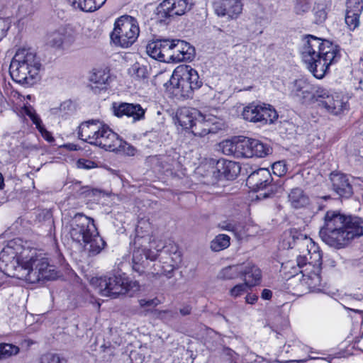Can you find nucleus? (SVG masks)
I'll list each match as a JSON object with an SVG mask.
<instances>
[{
    "label": "nucleus",
    "mask_w": 363,
    "mask_h": 363,
    "mask_svg": "<svg viewBox=\"0 0 363 363\" xmlns=\"http://www.w3.org/2000/svg\"><path fill=\"white\" fill-rule=\"evenodd\" d=\"M319 235L327 245L342 248L355 238L363 235V219L346 216L338 211H328Z\"/></svg>",
    "instance_id": "1"
},
{
    "label": "nucleus",
    "mask_w": 363,
    "mask_h": 363,
    "mask_svg": "<svg viewBox=\"0 0 363 363\" xmlns=\"http://www.w3.org/2000/svg\"><path fill=\"white\" fill-rule=\"evenodd\" d=\"M69 234L72 240L84 247L89 256L99 254L106 243L99 235L94 219L83 213H76L69 221Z\"/></svg>",
    "instance_id": "2"
},
{
    "label": "nucleus",
    "mask_w": 363,
    "mask_h": 363,
    "mask_svg": "<svg viewBox=\"0 0 363 363\" xmlns=\"http://www.w3.org/2000/svg\"><path fill=\"white\" fill-rule=\"evenodd\" d=\"M30 255H24L21 265L18 267L19 279L35 284L40 281L52 280L57 277L55 266L51 265L47 256L36 251H30Z\"/></svg>",
    "instance_id": "3"
},
{
    "label": "nucleus",
    "mask_w": 363,
    "mask_h": 363,
    "mask_svg": "<svg viewBox=\"0 0 363 363\" xmlns=\"http://www.w3.org/2000/svg\"><path fill=\"white\" fill-rule=\"evenodd\" d=\"M40 67L35 53L30 50L20 49L11 60L9 72L17 83L32 86L36 81Z\"/></svg>",
    "instance_id": "4"
},
{
    "label": "nucleus",
    "mask_w": 363,
    "mask_h": 363,
    "mask_svg": "<svg viewBox=\"0 0 363 363\" xmlns=\"http://www.w3.org/2000/svg\"><path fill=\"white\" fill-rule=\"evenodd\" d=\"M93 284L96 285L101 296L111 298H116L130 291H137L140 288L138 281L130 279L121 271L96 278L93 280Z\"/></svg>",
    "instance_id": "5"
},
{
    "label": "nucleus",
    "mask_w": 363,
    "mask_h": 363,
    "mask_svg": "<svg viewBox=\"0 0 363 363\" xmlns=\"http://www.w3.org/2000/svg\"><path fill=\"white\" fill-rule=\"evenodd\" d=\"M140 29L137 20L130 16H122L114 23L111 40L114 45L121 48H129L138 38Z\"/></svg>",
    "instance_id": "6"
},
{
    "label": "nucleus",
    "mask_w": 363,
    "mask_h": 363,
    "mask_svg": "<svg viewBox=\"0 0 363 363\" xmlns=\"http://www.w3.org/2000/svg\"><path fill=\"white\" fill-rule=\"evenodd\" d=\"M246 184L252 191L259 193L258 199L269 198L282 191L281 184H272L271 173L266 168L252 172L247 178Z\"/></svg>",
    "instance_id": "7"
},
{
    "label": "nucleus",
    "mask_w": 363,
    "mask_h": 363,
    "mask_svg": "<svg viewBox=\"0 0 363 363\" xmlns=\"http://www.w3.org/2000/svg\"><path fill=\"white\" fill-rule=\"evenodd\" d=\"M194 5L193 0H164L155 11V20L168 25L176 16L189 11Z\"/></svg>",
    "instance_id": "8"
},
{
    "label": "nucleus",
    "mask_w": 363,
    "mask_h": 363,
    "mask_svg": "<svg viewBox=\"0 0 363 363\" xmlns=\"http://www.w3.org/2000/svg\"><path fill=\"white\" fill-rule=\"evenodd\" d=\"M135 248L133 252V269L139 273L144 272V269L148 264V259H156L157 252L160 250L157 249V252L152 250L154 243L150 241V238L145 237L134 240Z\"/></svg>",
    "instance_id": "9"
},
{
    "label": "nucleus",
    "mask_w": 363,
    "mask_h": 363,
    "mask_svg": "<svg viewBox=\"0 0 363 363\" xmlns=\"http://www.w3.org/2000/svg\"><path fill=\"white\" fill-rule=\"evenodd\" d=\"M314 259L309 260L306 255H299L296 259V265L300 273L303 274V280L310 287H316L320 285V276L321 257L319 252L314 251Z\"/></svg>",
    "instance_id": "10"
},
{
    "label": "nucleus",
    "mask_w": 363,
    "mask_h": 363,
    "mask_svg": "<svg viewBox=\"0 0 363 363\" xmlns=\"http://www.w3.org/2000/svg\"><path fill=\"white\" fill-rule=\"evenodd\" d=\"M176 119L178 123L184 129H190L194 128V129L192 130V133L195 135H206L208 133V130L206 129H203L201 133H198L196 131L198 124H201L200 119L212 121L210 118H206V116H203L202 113L198 110L186 107L181 108L177 111L176 114Z\"/></svg>",
    "instance_id": "11"
},
{
    "label": "nucleus",
    "mask_w": 363,
    "mask_h": 363,
    "mask_svg": "<svg viewBox=\"0 0 363 363\" xmlns=\"http://www.w3.org/2000/svg\"><path fill=\"white\" fill-rule=\"evenodd\" d=\"M160 259L163 260V267L162 275H164L168 278L172 277V274L175 268L182 262L181 252L178 250L177 245L174 244H169L165 245L160 250L159 255Z\"/></svg>",
    "instance_id": "12"
},
{
    "label": "nucleus",
    "mask_w": 363,
    "mask_h": 363,
    "mask_svg": "<svg viewBox=\"0 0 363 363\" xmlns=\"http://www.w3.org/2000/svg\"><path fill=\"white\" fill-rule=\"evenodd\" d=\"M14 245V242L10 241L0 252V270L3 272H5L7 267L11 266L19 274L18 267L21 265L25 252H18V250L15 249Z\"/></svg>",
    "instance_id": "13"
},
{
    "label": "nucleus",
    "mask_w": 363,
    "mask_h": 363,
    "mask_svg": "<svg viewBox=\"0 0 363 363\" xmlns=\"http://www.w3.org/2000/svg\"><path fill=\"white\" fill-rule=\"evenodd\" d=\"M331 189L342 199H349L353 194V187L347 175L342 173H331Z\"/></svg>",
    "instance_id": "14"
},
{
    "label": "nucleus",
    "mask_w": 363,
    "mask_h": 363,
    "mask_svg": "<svg viewBox=\"0 0 363 363\" xmlns=\"http://www.w3.org/2000/svg\"><path fill=\"white\" fill-rule=\"evenodd\" d=\"M313 84L304 79L295 80L291 87L290 95L302 104L313 101Z\"/></svg>",
    "instance_id": "15"
},
{
    "label": "nucleus",
    "mask_w": 363,
    "mask_h": 363,
    "mask_svg": "<svg viewBox=\"0 0 363 363\" xmlns=\"http://www.w3.org/2000/svg\"><path fill=\"white\" fill-rule=\"evenodd\" d=\"M112 108L116 116L119 118L124 116L131 117L133 121L144 118L145 113V110L138 104L113 103Z\"/></svg>",
    "instance_id": "16"
},
{
    "label": "nucleus",
    "mask_w": 363,
    "mask_h": 363,
    "mask_svg": "<svg viewBox=\"0 0 363 363\" xmlns=\"http://www.w3.org/2000/svg\"><path fill=\"white\" fill-rule=\"evenodd\" d=\"M363 11V0H347L345 21L350 30L359 26V18Z\"/></svg>",
    "instance_id": "17"
},
{
    "label": "nucleus",
    "mask_w": 363,
    "mask_h": 363,
    "mask_svg": "<svg viewBox=\"0 0 363 363\" xmlns=\"http://www.w3.org/2000/svg\"><path fill=\"white\" fill-rule=\"evenodd\" d=\"M240 172L239 165L232 161L219 160L213 170V176L217 179L233 180Z\"/></svg>",
    "instance_id": "18"
},
{
    "label": "nucleus",
    "mask_w": 363,
    "mask_h": 363,
    "mask_svg": "<svg viewBox=\"0 0 363 363\" xmlns=\"http://www.w3.org/2000/svg\"><path fill=\"white\" fill-rule=\"evenodd\" d=\"M321 106L328 113L337 116L348 110V99L339 94H330L322 101Z\"/></svg>",
    "instance_id": "19"
},
{
    "label": "nucleus",
    "mask_w": 363,
    "mask_h": 363,
    "mask_svg": "<svg viewBox=\"0 0 363 363\" xmlns=\"http://www.w3.org/2000/svg\"><path fill=\"white\" fill-rule=\"evenodd\" d=\"M306 40L301 49V56L304 62H311L314 57H319V49L322 39L311 35L306 36Z\"/></svg>",
    "instance_id": "20"
},
{
    "label": "nucleus",
    "mask_w": 363,
    "mask_h": 363,
    "mask_svg": "<svg viewBox=\"0 0 363 363\" xmlns=\"http://www.w3.org/2000/svg\"><path fill=\"white\" fill-rule=\"evenodd\" d=\"M100 123L101 121L94 119L83 122L79 127V138L92 145V142L98 133V128Z\"/></svg>",
    "instance_id": "21"
},
{
    "label": "nucleus",
    "mask_w": 363,
    "mask_h": 363,
    "mask_svg": "<svg viewBox=\"0 0 363 363\" xmlns=\"http://www.w3.org/2000/svg\"><path fill=\"white\" fill-rule=\"evenodd\" d=\"M179 76H174V72L170 79V83L177 90V94H179L183 98H190L194 89L187 81L186 77L182 75V72L177 73Z\"/></svg>",
    "instance_id": "22"
},
{
    "label": "nucleus",
    "mask_w": 363,
    "mask_h": 363,
    "mask_svg": "<svg viewBox=\"0 0 363 363\" xmlns=\"http://www.w3.org/2000/svg\"><path fill=\"white\" fill-rule=\"evenodd\" d=\"M108 73L104 70H96L90 76V88L94 94H99L107 89Z\"/></svg>",
    "instance_id": "23"
},
{
    "label": "nucleus",
    "mask_w": 363,
    "mask_h": 363,
    "mask_svg": "<svg viewBox=\"0 0 363 363\" xmlns=\"http://www.w3.org/2000/svg\"><path fill=\"white\" fill-rule=\"evenodd\" d=\"M242 265L241 277H244V281L250 287L259 284L261 280L262 274L260 269L254 264L248 262Z\"/></svg>",
    "instance_id": "24"
},
{
    "label": "nucleus",
    "mask_w": 363,
    "mask_h": 363,
    "mask_svg": "<svg viewBox=\"0 0 363 363\" xmlns=\"http://www.w3.org/2000/svg\"><path fill=\"white\" fill-rule=\"evenodd\" d=\"M305 63L315 78L322 79L326 74L329 66L334 62L325 60V58L323 57H316L311 62Z\"/></svg>",
    "instance_id": "25"
},
{
    "label": "nucleus",
    "mask_w": 363,
    "mask_h": 363,
    "mask_svg": "<svg viewBox=\"0 0 363 363\" xmlns=\"http://www.w3.org/2000/svg\"><path fill=\"white\" fill-rule=\"evenodd\" d=\"M332 4L331 0H320L315 3L312 11L314 17L313 22L315 24L320 25L325 21Z\"/></svg>",
    "instance_id": "26"
},
{
    "label": "nucleus",
    "mask_w": 363,
    "mask_h": 363,
    "mask_svg": "<svg viewBox=\"0 0 363 363\" xmlns=\"http://www.w3.org/2000/svg\"><path fill=\"white\" fill-rule=\"evenodd\" d=\"M318 53L319 57H324L325 60H329L335 63L340 58V47L328 40H322Z\"/></svg>",
    "instance_id": "27"
},
{
    "label": "nucleus",
    "mask_w": 363,
    "mask_h": 363,
    "mask_svg": "<svg viewBox=\"0 0 363 363\" xmlns=\"http://www.w3.org/2000/svg\"><path fill=\"white\" fill-rule=\"evenodd\" d=\"M289 201L294 208H301L309 204L308 196L301 188H294L288 195Z\"/></svg>",
    "instance_id": "28"
},
{
    "label": "nucleus",
    "mask_w": 363,
    "mask_h": 363,
    "mask_svg": "<svg viewBox=\"0 0 363 363\" xmlns=\"http://www.w3.org/2000/svg\"><path fill=\"white\" fill-rule=\"evenodd\" d=\"M179 72H182V75L186 77L187 81L194 90L199 89L202 86L203 82L200 79L197 71L191 67H178L174 69V76H179L177 74Z\"/></svg>",
    "instance_id": "29"
},
{
    "label": "nucleus",
    "mask_w": 363,
    "mask_h": 363,
    "mask_svg": "<svg viewBox=\"0 0 363 363\" xmlns=\"http://www.w3.org/2000/svg\"><path fill=\"white\" fill-rule=\"evenodd\" d=\"M106 0H67L69 4L74 9L86 12L94 11L99 9Z\"/></svg>",
    "instance_id": "30"
},
{
    "label": "nucleus",
    "mask_w": 363,
    "mask_h": 363,
    "mask_svg": "<svg viewBox=\"0 0 363 363\" xmlns=\"http://www.w3.org/2000/svg\"><path fill=\"white\" fill-rule=\"evenodd\" d=\"M283 235H284V240L289 241L291 245H294V247H308V243L311 242V240L308 238L306 235L296 229L285 231Z\"/></svg>",
    "instance_id": "31"
},
{
    "label": "nucleus",
    "mask_w": 363,
    "mask_h": 363,
    "mask_svg": "<svg viewBox=\"0 0 363 363\" xmlns=\"http://www.w3.org/2000/svg\"><path fill=\"white\" fill-rule=\"evenodd\" d=\"M178 154L172 151L169 154L159 156L160 166L165 171H171L179 167Z\"/></svg>",
    "instance_id": "32"
},
{
    "label": "nucleus",
    "mask_w": 363,
    "mask_h": 363,
    "mask_svg": "<svg viewBox=\"0 0 363 363\" xmlns=\"http://www.w3.org/2000/svg\"><path fill=\"white\" fill-rule=\"evenodd\" d=\"M242 265H230L222 269L218 274V278L221 280L235 279L241 277Z\"/></svg>",
    "instance_id": "33"
},
{
    "label": "nucleus",
    "mask_w": 363,
    "mask_h": 363,
    "mask_svg": "<svg viewBox=\"0 0 363 363\" xmlns=\"http://www.w3.org/2000/svg\"><path fill=\"white\" fill-rule=\"evenodd\" d=\"M258 122L263 123H272L278 118V114L274 108L269 104L261 105L260 115Z\"/></svg>",
    "instance_id": "34"
},
{
    "label": "nucleus",
    "mask_w": 363,
    "mask_h": 363,
    "mask_svg": "<svg viewBox=\"0 0 363 363\" xmlns=\"http://www.w3.org/2000/svg\"><path fill=\"white\" fill-rule=\"evenodd\" d=\"M262 104H250L244 108L242 115L246 121L257 123L260 115V108Z\"/></svg>",
    "instance_id": "35"
},
{
    "label": "nucleus",
    "mask_w": 363,
    "mask_h": 363,
    "mask_svg": "<svg viewBox=\"0 0 363 363\" xmlns=\"http://www.w3.org/2000/svg\"><path fill=\"white\" fill-rule=\"evenodd\" d=\"M108 131L109 135L101 148L108 151L116 152L117 149H119L121 144H123V140L112 130Z\"/></svg>",
    "instance_id": "36"
},
{
    "label": "nucleus",
    "mask_w": 363,
    "mask_h": 363,
    "mask_svg": "<svg viewBox=\"0 0 363 363\" xmlns=\"http://www.w3.org/2000/svg\"><path fill=\"white\" fill-rule=\"evenodd\" d=\"M250 147V157H264L270 152V149L267 145L255 139H252V145Z\"/></svg>",
    "instance_id": "37"
},
{
    "label": "nucleus",
    "mask_w": 363,
    "mask_h": 363,
    "mask_svg": "<svg viewBox=\"0 0 363 363\" xmlns=\"http://www.w3.org/2000/svg\"><path fill=\"white\" fill-rule=\"evenodd\" d=\"M230 238L225 234H219L211 242V249L214 252H220L229 247Z\"/></svg>",
    "instance_id": "38"
},
{
    "label": "nucleus",
    "mask_w": 363,
    "mask_h": 363,
    "mask_svg": "<svg viewBox=\"0 0 363 363\" xmlns=\"http://www.w3.org/2000/svg\"><path fill=\"white\" fill-rule=\"evenodd\" d=\"M252 145V139L243 138L242 140H237V157H250V149Z\"/></svg>",
    "instance_id": "39"
},
{
    "label": "nucleus",
    "mask_w": 363,
    "mask_h": 363,
    "mask_svg": "<svg viewBox=\"0 0 363 363\" xmlns=\"http://www.w3.org/2000/svg\"><path fill=\"white\" fill-rule=\"evenodd\" d=\"M111 130V129L106 124H104L101 121L100 125H99L98 128V133L95 136V138L92 142V145L102 147L109 135L108 130Z\"/></svg>",
    "instance_id": "40"
},
{
    "label": "nucleus",
    "mask_w": 363,
    "mask_h": 363,
    "mask_svg": "<svg viewBox=\"0 0 363 363\" xmlns=\"http://www.w3.org/2000/svg\"><path fill=\"white\" fill-rule=\"evenodd\" d=\"M150 223L146 219H141L138 221L135 228L136 235L135 239H143L145 237H147L150 238V241H152V236L150 235Z\"/></svg>",
    "instance_id": "41"
},
{
    "label": "nucleus",
    "mask_w": 363,
    "mask_h": 363,
    "mask_svg": "<svg viewBox=\"0 0 363 363\" xmlns=\"http://www.w3.org/2000/svg\"><path fill=\"white\" fill-rule=\"evenodd\" d=\"M159 45V39L149 43L146 47V52L152 58L162 62L164 60V54H162Z\"/></svg>",
    "instance_id": "42"
},
{
    "label": "nucleus",
    "mask_w": 363,
    "mask_h": 363,
    "mask_svg": "<svg viewBox=\"0 0 363 363\" xmlns=\"http://www.w3.org/2000/svg\"><path fill=\"white\" fill-rule=\"evenodd\" d=\"M313 0H294L293 11L296 15L303 16L308 13Z\"/></svg>",
    "instance_id": "43"
},
{
    "label": "nucleus",
    "mask_w": 363,
    "mask_h": 363,
    "mask_svg": "<svg viewBox=\"0 0 363 363\" xmlns=\"http://www.w3.org/2000/svg\"><path fill=\"white\" fill-rule=\"evenodd\" d=\"M226 6L228 9L225 13L230 18H237L242 11V4L240 0H230Z\"/></svg>",
    "instance_id": "44"
},
{
    "label": "nucleus",
    "mask_w": 363,
    "mask_h": 363,
    "mask_svg": "<svg viewBox=\"0 0 363 363\" xmlns=\"http://www.w3.org/2000/svg\"><path fill=\"white\" fill-rule=\"evenodd\" d=\"M220 148L223 154L226 155H233L237 157V140H226L220 144Z\"/></svg>",
    "instance_id": "45"
},
{
    "label": "nucleus",
    "mask_w": 363,
    "mask_h": 363,
    "mask_svg": "<svg viewBox=\"0 0 363 363\" xmlns=\"http://www.w3.org/2000/svg\"><path fill=\"white\" fill-rule=\"evenodd\" d=\"M159 43L162 54H164V58L162 62H168L172 52V40L169 38H160Z\"/></svg>",
    "instance_id": "46"
},
{
    "label": "nucleus",
    "mask_w": 363,
    "mask_h": 363,
    "mask_svg": "<svg viewBox=\"0 0 363 363\" xmlns=\"http://www.w3.org/2000/svg\"><path fill=\"white\" fill-rule=\"evenodd\" d=\"M19 348L18 347L12 345V344H6V343H1L0 344V357L1 358H6L9 357L12 355H16L18 353Z\"/></svg>",
    "instance_id": "47"
},
{
    "label": "nucleus",
    "mask_w": 363,
    "mask_h": 363,
    "mask_svg": "<svg viewBox=\"0 0 363 363\" xmlns=\"http://www.w3.org/2000/svg\"><path fill=\"white\" fill-rule=\"evenodd\" d=\"M39 363H68V361L57 354L46 353L40 357Z\"/></svg>",
    "instance_id": "48"
},
{
    "label": "nucleus",
    "mask_w": 363,
    "mask_h": 363,
    "mask_svg": "<svg viewBox=\"0 0 363 363\" xmlns=\"http://www.w3.org/2000/svg\"><path fill=\"white\" fill-rule=\"evenodd\" d=\"M313 101L312 103L315 101H318L319 104V106H322V101L325 99L326 97L329 96L330 94L328 91L323 89V87H320L317 85L313 84Z\"/></svg>",
    "instance_id": "49"
},
{
    "label": "nucleus",
    "mask_w": 363,
    "mask_h": 363,
    "mask_svg": "<svg viewBox=\"0 0 363 363\" xmlns=\"http://www.w3.org/2000/svg\"><path fill=\"white\" fill-rule=\"evenodd\" d=\"M64 41V34L60 31L50 33L48 37V44L54 48H60Z\"/></svg>",
    "instance_id": "50"
},
{
    "label": "nucleus",
    "mask_w": 363,
    "mask_h": 363,
    "mask_svg": "<svg viewBox=\"0 0 363 363\" xmlns=\"http://www.w3.org/2000/svg\"><path fill=\"white\" fill-rule=\"evenodd\" d=\"M155 313L157 318L160 319L165 323H169L177 317V312L172 310H155Z\"/></svg>",
    "instance_id": "51"
},
{
    "label": "nucleus",
    "mask_w": 363,
    "mask_h": 363,
    "mask_svg": "<svg viewBox=\"0 0 363 363\" xmlns=\"http://www.w3.org/2000/svg\"><path fill=\"white\" fill-rule=\"evenodd\" d=\"M129 72L132 76H135L138 79H145L147 77L146 67L140 65L139 63L134 64L129 69Z\"/></svg>",
    "instance_id": "52"
},
{
    "label": "nucleus",
    "mask_w": 363,
    "mask_h": 363,
    "mask_svg": "<svg viewBox=\"0 0 363 363\" xmlns=\"http://www.w3.org/2000/svg\"><path fill=\"white\" fill-rule=\"evenodd\" d=\"M248 288H250L249 285L245 281L242 284L235 285L230 290L229 293L232 297L237 298L247 292Z\"/></svg>",
    "instance_id": "53"
},
{
    "label": "nucleus",
    "mask_w": 363,
    "mask_h": 363,
    "mask_svg": "<svg viewBox=\"0 0 363 363\" xmlns=\"http://www.w3.org/2000/svg\"><path fill=\"white\" fill-rule=\"evenodd\" d=\"M195 55V49L189 43L187 46L182 49L180 52L181 62L182 61H191L194 59Z\"/></svg>",
    "instance_id": "54"
},
{
    "label": "nucleus",
    "mask_w": 363,
    "mask_h": 363,
    "mask_svg": "<svg viewBox=\"0 0 363 363\" xmlns=\"http://www.w3.org/2000/svg\"><path fill=\"white\" fill-rule=\"evenodd\" d=\"M272 170L274 174L281 177L287 172V168L284 161L276 162L272 164Z\"/></svg>",
    "instance_id": "55"
},
{
    "label": "nucleus",
    "mask_w": 363,
    "mask_h": 363,
    "mask_svg": "<svg viewBox=\"0 0 363 363\" xmlns=\"http://www.w3.org/2000/svg\"><path fill=\"white\" fill-rule=\"evenodd\" d=\"M218 228L223 230H227L230 232H233L235 234L238 233V227L237 224L234 222L229 220H224L220 222L218 224Z\"/></svg>",
    "instance_id": "56"
},
{
    "label": "nucleus",
    "mask_w": 363,
    "mask_h": 363,
    "mask_svg": "<svg viewBox=\"0 0 363 363\" xmlns=\"http://www.w3.org/2000/svg\"><path fill=\"white\" fill-rule=\"evenodd\" d=\"M136 151V149L133 145L123 140L120 148L116 150V152H122L128 156L135 155Z\"/></svg>",
    "instance_id": "57"
},
{
    "label": "nucleus",
    "mask_w": 363,
    "mask_h": 363,
    "mask_svg": "<svg viewBox=\"0 0 363 363\" xmlns=\"http://www.w3.org/2000/svg\"><path fill=\"white\" fill-rule=\"evenodd\" d=\"M163 265L161 264V261L159 262L153 264L151 267V271L148 274L151 277L158 279L162 275Z\"/></svg>",
    "instance_id": "58"
},
{
    "label": "nucleus",
    "mask_w": 363,
    "mask_h": 363,
    "mask_svg": "<svg viewBox=\"0 0 363 363\" xmlns=\"http://www.w3.org/2000/svg\"><path fill=\"white\" fill-rule=\"evenodd\" d=\"M161 303V301L157 298H155L152 299H140L139 300V304L141 307H155Z\"/></svg>",
    "instance_id": "59"
},
{
    "label": "nucleus",
    "mask_w": 363,
    "mask_h": 363,
    "mask_svg": "<svg viewBox=\"0 0 363 363\" xmlns=\"http://www.w3.org/2000/svg\"><path fill=\"white\" fill-rule=\"evenodd\" d=\"M77 167L80 169H89L96 167V164L91 160L79 159L77 161Z\"/></svg>",
    "instance_id": "60"
},
{
    "label": "nucleus",
    "mask_w": 363,
    "mask_h": 363,
    "mask_svg": "<svg viewBox=\"0 0 363 363\" xmlns=\"http://www.w3.org/2000/svg\"><path fill=\"white\" fill-rule=\"evenodd\" d=\"M172 52L169 58L168 62H181V55L180 51L177 49H175L174 46L172 47Z\"/></svg>",
    "instance_id": "61"
},
{
    "label": "nucleus",
    "mask_w": 363,
    "mask_h": 363,
    "mask_svg": "<svg viewBox=\"0 0 363 363\" xmlns=\"http://www.w3.org/2000/svg\"><path fill=\"white\" fill-rule=\"evenodd\" d=\"M212 112L210 113L209 114H203L202 113V116H206V118H211L212 121L209 120H201V124L202 123V122H210V123H216V119L218 118L220 116H218V110L217 109H213L211 111Z\"/></svg>",
    "instance_id": "62"
},
{
    "label": "nucleus",
    "mask_w": 363,
    "mask_h": 363,
    "mask_svg": "<svg viewBox=\"0 0 363 363\" xmlns=\"http://www.w3.org/2000/svg\"><path fill=\"white\" fill-rule=\"evenodd\" d=\"M189 43L179 39H172V46L181 52V50L187 46Z\"/></svg>",
    "instance_id": "63"
},
{
    "label": "nucleus",
    "mask_w": 363,
    "mask_h": 363,
    "mask_svg": "<svg viewBox=\"0 0 363 363\" xmlns=\"http://www.w3.org/2000/svg\"><path fill=\"white\" fill-rule=\"evenodd\" d=\"M38 131L41 133V135L43 137V138L48 142L52 143L55 140L51 133L48 131L45 127L40 128V130Z\"/></svg>",
    "instance_id": "64"
}]
</instances>
